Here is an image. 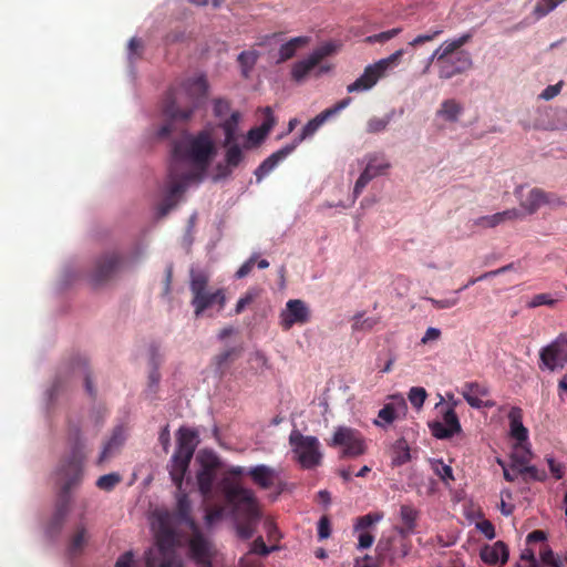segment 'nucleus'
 Listing matches in <instances>:
<instances>
[{"mask_svg":"<svg viewBox=\"0 0 567 567\" xmlns=\"http://www.w3.org/2000/svg\"><path fill=\"white\" fill-rule=\"evenodd\" d=\"M240 355V349L229 348L218 353L214 358V363L216 365V371L221 378L225 374V370L229 362H233Z\"/></svg>","mask_w":567,"mask_h":567,"instance_id":"36","label":"nucleus"},{"mask_svg":"<svg viewBox=\"0 0 567 567\" xmlns=\"http://www.w3.org/2000/svg\"><path fill=\"white\" fill-rule=\"evenodd\" d=\"M208 281L209 278L204 271L190 270L189 289L193 295L190 303L194 307V313L197 318L214 305H218V310L224 309L226 305V295L224 289L209 291L207 289Z\"/></svg>","mask_w":567,"mask_h":567,"instance_id":"6","label":"nucleus"},{"mask_svg":"<svg viewBox=\"0 0 567 567\" xmlns=\"http://www.w3.org/2000/svg\"><path fill=\"white\" fill-rule=\"evenodd\" d=\"M411 458L410 447L405 439H399L391 447V463L393 466H401Z\"/></svg>","mask_w":567,"mask_h":567,"instance_id":"33","label":"nucleus"},{"mask_svg":"<svg viewBox=\"0 0 567 567\" xmlns=\"http://www.w3.org/2000/svg\"><path fill=\"white\" fill-rule=\"evenodd\" d=\"M543 206H549L550 208H557L563 206L564 200L555 193L545 192L542 189Z\"/></svg>","mask_w":567,"mask_h":567,"instance_id":"55","label":"nucleus"},{"mask_svg":"<svg viewBox=\"0 0 567 567\" xmlns=\"http://www.w3.org/2000/svg\"><path fill=\"white\" fill-rule=\"evenodd\" d=\"M275 549H276L275 546L268 547L266 545V543L264 542L262 537H258L254 540V543L251 545V549L248 551V554L267 556Z\"/></svg>","mask_w":567,"mask_h":567,"instance_id":"52","label":"nucleus"},{"mask_svg":"<svg viewBox=\"0 0 567 567\" xmlns=\"http://www.w3.org/2000/svg\"><path fill=\"white\" fill-rule=\"evenodd\" d=\"M240 120V113L235 111L225 120L220 126L225 133L224 146L230 145L237 141V128Z\"/></svg>","mask_w":567,"mask_h":567,"instance_id":"35","label":"nucleus"},{"mask_svg":"<svg viewBox=\"0 0 567 567\" xmlns=\"http://www.w3.org/2000/svg\"><path fill=\"white\" fill-rule=\"evenodd\" d=\"M296 150V144H289L268 156L255 171L257 182L262 181L275 167Z\"/></svg>","mask_w":567,"mask_h":567,"instance_id":"23","label":"nucleus"},{"mask_svg":"<svg viewBox=\"0 0 567 567\" xmlns=\"http://www.w3.org/2000/svg\"><path fill=\"white\" fill-rule=\"evenodd\" d=\"M383 518L382 513H369L357 518L354 529L360 532H368L367 529L380 522Z\"/></svg>","mask_w":567,"mask_h":567,"instance_id":"40","label":"nucleus"},{"mask_svg":"<svg viewBox=\"0 0 567 567\" xmlns=\"http://www.w3.org/2000/svg\"><path fill=\"white\" fill-rule=\"evenodd\" d=\"M419 511L411 505H402L400 508V517L403 525H406L408 532H415Z\"/></svg>","mask_w":567,"mask_h":567,"instance_id":"38","label":"nucleus"},{"mask_svg":"<svg viewBox=\"0 0 567 567\" xmlns=\"http://www.w3.org/2000/svg\"><path fill=\"white\" fill-rule=\"evenodd\" d=\"M471 39V34H463L462 37L453 40H447L443 42L430 56L429 63L424 70L426 72L429 70L430 64L434 61V59H439V56H452L456 52L461 51L460 49L466 44Z\"/></svg>","mask_w":567,"mask_h":567,"instance_id":"26","label":"nucleus"},{"mask_svg":"<svg viewBox=\"0 0 567 567\" xmlns=\"http://www.w3.org/2000/svg\"><path fill=\"white\" fill-rule=\"evenodd\" d=\"M427 396L426 390L421 386H413L409 391V401L415 409H421L424 404V401Z\"/></svg>","mask_w":567,"mask_h":567,"instance_id":"46","label":"nucleus"},{"mask_svg":"<svg viewBox=\"0 0 567 567\" xmlns=\"http://www.w3.org/2000/svg\"><path fill=\"white\" fill-rule=\"evenodd\" d=\"M542 561L551 567H564L563 560L560 558L555 557L551 549L546 548L540 553Z\"/></svg>","mask_w":567,"mask_h":567,"instance_id":"58","label":"nucleus"},{"mask_svg":"<svg viewBox=\"0 0 567 567\" xmlns=\"http://www.w3.org/2000/svg\"><path fill=\"white\" fill-rule=\"evenodd\" d=\"M433 436L440 440L450 439L462 431L458 416L454 408H447L443 413V422H433L430 424Z\"/></svg>","mask_w":567,"mask_h":567,"instance_id":"20","label":"nucleus"},{"mask_svg":"<svg viewBox=\"0 0 567 567\" xmlns=\"http://www.w3.org/2000/svg\"><path fill=\"white\" fill-rule=\"evenodd\" d=\"M258 296V291L255 290V289H250L248 290L245 296H243L238 301H237V305H236V308H235V313L236 315H239L241 313L245 308L250 305L255 298Z\"/></svg>","mask_w":567,"mask_h":567,"instance_id":"54","label":"nucleus"},{"mask_svg":"<svg viewBox=\"0 0 567 567\" xmlns=\"http://www.w3.org/2000/svg\"><path fill=\"white\" fill-rule=\"evenodd\" d=\"M190 513V501L186 494L181 493L177 497L174 514L168 512L157 514V525L154 527L158 557L147 556L146 563L148 567H182L175 553V547L179 544L181 539L174 525H184L188 529H196L198 526L192 518Z\"/></svg>","mask_w":567,"mask_h":567,"instance_id":"4","label":"nucleus"},{"mask_svg":"<svg viewBox=\"0 0 567 567\" xmlns=\"http://www.w3.org/2000/svg\"><path fill=\"white\" fill-rule=\"evenodd\" d=\"M427 301H430L435 309H450L458 303V297L446 299L427 298Z\"/></svg>","mask_w":567,"mask_h":567,"instance_id":"59","label":"nucleus"},{"mask_svg":"<svg viewBox=\"0 0 567 567\" xmlns=\"http://www.w3.org/2000/svg\"><path fill=\"white\" fill-rule=\"evenodd\" d=\"M404 54L400 49L385 59H381L364 69L363 74L347 86L349 93H360L371 90L390 69L396 66Z\"/></svg>","mask_w":567,"mask_h":567,"instance_id":"8","label":"nucleus"},{"mask_svg":"<svg viewBox=\"0 0 567 567\" xmlns=\"http://www.w3.org/2000/svg\"><path fill=\"white\" fill-rule=\"evenodd\" d=\"M540 369L554 371L567 365V334H560L539 352Z\"/></svg>","mask_w":567,"mask_h":567,"instance_id":"10","label":"nucleus"},{"mask_svg":"<svg viewBox=\"0 0 567 567\" xmlns=\"http://www.w3.org/2000/svg\"><path fill=\"white\" fill-rule=\"evenodd\" d=\"M542 188H532L525 197H520L519 205L528 214H535L542 206Z\"/></svg>","mask_w":567,"mask_h":567,"instance_id":"34","label":"nucleus"},{"mask_svg":"<svg viewBox=\"0 0 567 567\" xmlns=\"http://www.w3.org/2000/svg\"><path fill=\"white\" fill-rule=\"evenodd\" d=\"M207 89L208 84L203 75L187 79L178 86L172 87L162 105V112L168 121L161 126L157 136L168 137L173 131V121H187L204 101Z\"/></svg>","mask_w":567,"mask_h":567,"instance_id":"5","label":"nucleus"},{"mask_svg":"<svg viewBox=\"0 0 567 567\" xmlns=\"http://www.w3.org/2000/svg\"><path fill=\"white\" fill-rule=\"evenodd\" d=\"M532 451L529 441L526 442H516L514 445V451L512 453V465L511 470L517 471L519 467L527 466L532 460Z\"/></svg>","mask_w":567,"mask_h":567,"instance_id":"31","label":"nucleus"},{"mask_svg":"<svg viewBox=\"0 0 567 567\" xmlns=\"http://www.w3.org/2000/svg\"><path fill=\"white\" fill-rule=\"evenodd\" d=\"M401 32H402V28H393L391 30L370 35L365 39V41L369 43H375V42L384 43V42L393 39L394 37L399 35Z\"/></svg>","mask_w":567,"mask_h":567,"instance_id":"47","label":"nucleus"},{"mask_svg":"<svg viewBox=\"0 0 567 567\" xmlns=\"http://www.w3.org/2000/svg\"><path fill=\"white\" fill-rule=\"evenodd\" d=\"M310 42L308 37H296L284 43L279 49L277 63H282L295 56L298 49L306 47Z\"/></svg>","mask_w":567,"mask_h":567,"instance_id":"32","label":"nucleus"},{"mask_svg":"<svg viewBox=\"0 0 567 567\" xmlns=\"http://www.w3.org/2000/svg\"><path fill=\"white\" fill-rule=\"evenodd\" d=\"M512 267V265H508V266H504L497 270H493V271H488V272H485L484 275L477 277V278H471L463 287H461L460 289H457L455 291V295H457L458 292H461L462 290L464 289H467L468 287L473 286L474 284H476L477 281H481L485 278H488V277H492V276H496L498 274H502V272H505L507 269H509Z\"/></svg>","mask_w":567,"mask_h":567,"instance_id":"53","label":"nucleus"},{"mask_svg":"<svg viewBox=\"0 0 567 567\" xmlns=\"http://www.w3.org/2000/svg\"><path fill=\"white\" fill-rule=\"evenodd\" d=\"M226 152V164L230 168L237 167L243 159V152L236 142L230 145H227Z\"/></svg>","mask_w":567,"mask_h":567,"instance_id":"41","label":"nucleus"},{"mask_svg":"<svg viewBox=\"0 0 567 567\" xmlns=\"http://www.w3.org/2000/svg\"><path fill=\"white\" fill-rule=\"evenodd\" d=\"M311 312L305 301L290 299L280 313V326L284 330L291 329L295 324H306L310 321Z\"/></svg>","mask_w":567,"mask_h":567,"instance_id":"15","label":"nucleus"},{"mask_svg":"<svg viewBox=\"0 0 567 567\" xmlns=\"http://www.w3.org/2000/svg\"><path fill=\"white\" fill-rule=\"evenodd\" d=\"M481 558L488 565H503L508 559V548L503 542L498 540L492 546H485L481 550Z\"/></svg>","mask_w":567,"mask_h":567,"instance_id":"27","label":"nucleus"},{"mask_svg":"<svg viewBox=\"0 0 567 567\" xmlns=\"http://www.w3.org/2000/svg\"><path fill=\"white\" fill-rule=\"evenodd\" d=\"M394 402L386 403L378 413L379 420L374 424L381 427H386L392 424L398 417L405 416L408 405L402 396H393Z\"/></svg>","mask_w":567,"mask_h":567,"instance_id":"21","label":"nucleus"},{"mask_svg":"<svg viewBox=\"0 0 567 567\" xmlns=\"http://www.w3.org/2000/svg\"><path fill=\"white\" fill-rule=\"evenodd\" d=\"M289 444L292 447L295 460L303 470H313L321 465L323 454L316 436L303 435L300 431L292 430L289 435Z\"/></svg>","mask_w":567,"mask_h":567,"instance_id":"7","label":"nucleus"},{"mask_svg":"<svg viewBox=\"0 0 567 567\" xmlns=\"http://www.w3.org/2000/svg\"><path fill=\"white\" fill-rule=\"evenodd\" d=\"M331 534L330 520L327 516H322L318 522V538L320 540L326 539Z\"/></svg>","mask_w":567,"mask_h":567,"instance_id":"60","label":"nucleus"},{"mask_svg":"<svg viewBox=\"0 0 567 567\" xmlns=\"http://www.w3.org/2000/svg\"><path fill=\"white\" fill-rule=\"evenodd\" d=\"M517 474L525 476V480L530 478L533 481L543 482L546 480L547 474L544 470H538L534 465H527L519 467Z\"/></svg>","mask_w":567,"mask_h":567,"instance_id":"44","label":"nucleus"},{"mask_svg":"<svg viewBox=\"0 0 567 567\" xmlns=\"http://www.w3.org/2000/svg\"><path fill=\"white\" fill-rule=\"evenodd\" d=\"M217 491L223 495L225 505L208 506L205 514L206 524L212 526L230 514L238 536L241 539L251 538L261 516L254 491L244 487L229 476H225L218 482Z\"/></svg>","mask_w":567,"mask_h":567,"instance_id":"2","label":"nucleus"},{"mask_svg":"<svg viewBox=\"0 0 567 567\" xmlns=\"http://www.w3.org/2000/svg\"><path fill=\"white\" fill-rule=\"evenodd\" d=\"M556 302L555 299L551 298L549 293H538L535 295L530 301L528 302L529 308H536L539 306H554Z\"/></svg>","mask_w":567,"mask_h":567,"instance_id":"56","label":"nucleus"},{"mask_svg":"<svg viewBox=\"0 0 567 567\" xmlns=\"http://www.w3.org/2000/svg\"><path fill=\"white\" fill-rule=\"evenodd\" d=\"M435 60L439 69V78L442 80H450L456 75L463 74L473 65L472 56L467 51H458L452 56H439V59Z\"/></svg>","mask_w":567,"mask_h":567,"instance_id":"13","label":"nucleus"},{"mask_svg":"<svg viewBox=\"0 0 567 567\" xmlns=\"http://www.w3.org/2000/svg\"><path fill=\"white\" fill-rule=\"evenodd\" d=\"M432 468L442 481L449 482L454 480L452 467L445 464L443 461H434L432 463Z\"/></svg>","mask_w":567,"mask_h":567,"instance_id":"45","label":"nucleus"},{"mask_svg":"<svg viewBox=\"0 0 567 567\" xmlns=\"http://www.w3.org/2000/svg\"><path fill=\"white\" fill-rule=\"evenodd\" d=\"M390 121L391 117L388 115L383 117L373 116L367 122V132L370 134L380 133L388 127Z\"/></svg>","mask_w":567,"mask_h":567,"instance_id":"43","label":"nucleus"},{"mask_svg":"<svg viewBox=\"0 0 567 567\" xmlns=\"http://www.w3.org/2000/svg\"><path fill=\"white\" fill-rule=\"evenodd\" d=\"M200 468L197 473L198 489L204 498H208L213 492V485L216 480L217 471L220 467L219 458L213 453L198 455Z\"/></svg>","mask_w":567,"mask_h":567,"instance_id":"12","label":"nucleus"},{"mask_svg":"<svg viewBox=\"0 0 567 567\" xmlns=\"http://www.w3.org/2000/svg\"><path fill=\"white\" fill-rule=\"evenodd\" d=\"M561 87H563V82H558L554 85H548L542 93H540V97L543 100H546V101H549L551 99H554L555 96H557L560 91H561Z\"/></svg>","mask_w":567,"mask_h":567,"instance_id":"61","label":"nucleus"},{"mask_svg":"<svg viewBox=\"0 0 567 567\" xmlns=\"http://www.w3.org/2000/svg\"><path fill=\"white\" fill-rule=\"evenodd\" d=\"M352 102L351 97H344L341 101L337 102L333 106L326 109L320 114L310 120L302 128L301 133L291 144H296V147L306 138L312 136L320 126L329 120L331 116L338 114L340 111L344 110Z\"/></svg>","mask_w":567,"mask_h":567,"instance_id":"16","label":"nucleus"},{"mask_svg":"<svg viewBox=\"0 0 567 567\" xmlns=\"http://www.w3.org/2000/svg\"><path fill=\"white\" fill-rule=\"evenodd\" d=\"M523 410L519 406L511 408L507 417L509 423V436L516 442L528 441V430L523 424Z\"/></svg>","mask_w":567,"mask_h":567,"instance_id":"25","label":"nucleus"},{"mask_svg":"<svg viewBox=\"0 0 567 567\" xmlns=\"http://www.w3.org/2000/svg\"><path fill=\"white\" fill-rule=\"evenodd\" d=\"M443 33V29L437 27L433 30H431L430 32L425 33V34H420L417 35L416 38H414L410 43L409 45L411 47H417V45H421L425 42H430V41H433L435 38H437L439 35H441Z\"/></svg>","mask_w":567,"mask_h":567,"instance_id":"50","label":"nucleus"},{"mask_svg":"<svg viewBox=\"0 0 567 567\" xmlns=\"http://www.w3.org/2000/svg\"><path fill=\"white\" fill-rule=\"evenodd\" d=\"M463 105L455 99H446L441 103L436 115L446 122L456 123L463 114Z\"/></svg>","mask_w":567,"mask_h":567,"instance_id":"30","label":"nucleus"},{"mask_svg":"<svg viewBox=\"0 0 567 567\" xmlns=\"http://www.w3.org/2000/svg\"><path fill=\"white\" fill-rule=\"evenodd\" d=\"M240 567H261L262 563L254 554H246L239 560Z\"/></svg>","mask_w":567,"mask_h":567,"instance_id":"64","label":"nucleus"},{"mask_svg":"<svg viewBox=\"0 0 567 567\" xmlns=\"http://www.w3.org/2000/svg\"><path fill=\"white\" fill-rule=\"evenodd\" d=\"M121 480L122 477L117 473L105 474L99 477L96 486L102 491L110 492L121 482Z\"/></svg>","mask_w":567,"mask_h":567,"instance_id":"42","label":"nucleus"},{"mask_svg":"<svg viewBox=\"0 0 567 567\" xmlns=\"http://www.w3.org/2000/svg\"><path fill=\"white\" fill-rule=\"evenodd\" d=\"M144 49L143 41L138 38H132L128 42V58L130 60L142 56Z\"/></svg>","mask_w":567,"mask_h":567,"instance_id":"57","label":"nucleus"},{"mask_svg":"<svg viewBox=\"0 0 567 567\" xmlns=\"http://www.w3.org/2000/svg\"><path fill=\"white\" fill-rule=\"evenodd\" d=\"M124 265L123 257L116 252H106L102 255L94 265L92 270V280L95 285H102L111 280L116 274L121 271Z\"/></svg>","mask_w":567,"mask_h":567,"instance_id":"14","label":"nucleus"},{"mask_svg":"<svg viewBox=\"0 0 567 567\" xmlns=\"http://www.w3.org/2000/svg\"><path fill=\"white\" fill-rule=\"evenodd\" d=\"M125 441L124 430L122 426H117L113 430V433L109 441L104 444L103 450L96 461L97 465H102L109 458H111L115 452L120 450Z\"/></svg>","mask_w":567,"mask_h":567,"instance_id":"28","label":"nucleus"},{"mask_svg":"<svg viewBox=\"0 0 567 567\" xmlns=\"http://www.w3.org/2000/svg\"><path fill=\"white\" fill-rule=\"evenodd\" d=\"M198 434L188 427H181L177 432V446L175 454L182 455L184 458H193L194 452L198 444Z\"/></svg>","mask_w":567,"mask_h":567,"instance_id":"22","label":"nucleus"},{"mask_svg":"<svg viewBox=\"0 0 567 567\" xmlns=\"http://www.w3.org/2000/svg\"><path fill=\"white\" fill-rule=\"evenodd\" d=\"M390 168V163L383 155L372 154L368 156V163L361 175L355 182L353 194L358 197L364 187L373 178L383 175Z\"/></svg>","mask_w":567,"mask_h":567,"instance_id":"17","label":"nucleus"},{"mask_svg":"<svg viewBox=\"0 0 567 567\" xmlns=\"http://www.w3.org/2000/svg\"><path fill=\"white\" fill-rule=\"evenodd\" d=\"M353 320H354V322L352 324L353 330L369 331L378 323V320L375 318L363 319L361 313L354 316Z\"/></svg>","mask_w":567,"mask_h":567,"instance_id":"49","label":"nucleus"},{"mask_svg":"<svg viewBox=\"0 0 567 567\" xmlns=\"http://www.w3.org/2000/svg\"><path fill=\"white\" fill-rule=\"evenodd\" d=\"M192 458H184L182 455L173 454L169 465V475L178 489L182 488L184 476L188 470Z\"/></svg>","mask_w":567,"mask_h":567,"instance_id":"29","label":"nucleus"},{"mask_svg":"<svg viewBox=\"0 0 567 567\" xmlns=\"http://www.w3.org/2000/svg\"><path fill=\"white\" fill-rule=\"evenodd\" d=\"M535 127L545 131H567V109L546 107L536 118Z\"/></svg>","mask_w":567,"mask_h":567,"instance_id":"19","label":"nucleus"},{"mask_svg":"<svg viewBox=\"0 0 567 567\" xmlns=\"http://www.w3.org/2000/svg\"><path fill=\"white\" fill-rule=\"evenodd\" d=\"M259 58V54L257 51L255 50H250V51H243L239 55H238V63L241 68V74L245 76V78H248L249 76V73L250 71L252 70V68L255 66L257 60Z\"/></svg>","mask_w":567,"mask_h":567,"instance_id":"37","label":"nucleus"},{"mask_svg":"<svg viewBox=\"0 0 567 567\" xmlns=\"http://www.w3.org/2000/svg\"><path fill=\"white\" fill-rule=\"evenodd\" d=\"M68 444L69 454L61 460L58 475L61 483L55 511L52 516L50 528L54 532L61 529L70 511L72 502L71 489L81 483L83 475V463L86 457V443L80 429L75 425L69 427Z\"/></svg>","mask_w":567,"mask_h":567,"instance_id":"3","label":"nucleus"},{"mask_svg":"<svg viewBox=\"0 0 567 567\" xmlns=\"http://www.w3.org/2000/svg\"><path fill=\"white\" fill-rule=\"evenodd\" d=\"M269 132H267L265 128H262L261 126L259 127H254L251 130H249L248 134H247V137L250 142H252L254 144H258L260 143L261 141L265 140V137L267 136Z\"/></svg>","mask_w":567,"mask_h":567,"instance_id":"63","label":"nucleus"},{"mask_svg":"<svg viewBox=\"0 0 567 567\" xmlns=\"http://www.w3.org/2000/svg\"><path fill=\"white\" fill-rule=\"evenodd\" d=\"M472 393L476 396H486L489 393V390L486 385L478 382H467L464 384L462 395Z\"/></svg>","mask_w":567,"mask_h":567,"instance_id":"48","label":"nucleus"},{"mask_svg":"<svg viewBox=\"0 0 567 567\" xmlns=\"http://www.w3.org/2000/svg\"><path fill=\"white\" fill-rule=\"evenodd\" d=\"M474 224L476 226L484 227V228H493L499 224H503V221L501 219L499 213H496V214L488 215V216H482V217L477 218L474 221Z\"/></svg>","mask_w":567,"mask_h":567,"instance_id":"51","label":"nucleus"},{"mask_svg":"<svg viewBox=\"0 0 567 567\" xmlns=\"http://www.w3.org/2000/svg\"><path fill=\"white\" fill-rule=\"evenodd\" d=\"M330 446H342L341 457H358L367 451V445L362 434L349 426H339L336 429Z\"/></svg>","mask_w":567,"mask_h":567,"instance_id":"9","label":"nucleus"},{"mask_svg":"<svg viewBox=\"0 0 567 567\" xmlns=\"http://www.w3.org/2000/svg\"><path fill=\"white\" fill-rule=\"evenodd\" d=\"M86 543V528L83 525L78 526L71 538L69 550L72 555H78Z\"/></svg>","mask_w":567,"mask_h":567,"instance_id":"39","label":"nucleus"},{"mask_svg":"<svg viewBox=\"0 0 567 567\" xmlns=\"http://www.w3.org/2000/svg\"><path fill=\"white\" fill-rule=\"evenodd\" d=\"M192 532V538L189 540V551L192 558L196 561L199 567H213L212 558L214 555L213 545L206 539L199 532V528L189 529Z\"/></svg>","mask_w":567,"mask_h":567,"instance_id":"18","label":"nucleus"},{"mask_svg":"<svg viewBox=\"0 0 567 567\" xmlns=\"http://www.w3.org/2000/svg\"><path fill=\"white\" fill-rule=\"evenodd\" d=\"M374 535L370 532H360L358 536V549H368L373 545Z\"/></svg>","mask_w":567,"mask_h":567,"instance_id":"62","label":"nucleus"},{"mask_svg":"<svg viewBox=\"0 0 567 567\" xmlns=\"http://www.w3.org/2000/svg\"><path fill=\"white\" fill-rule=\"evenodd\" d=\"M247 475H249L252 482L262 489L271 488L278 476L275 468L265 464L250 467Z\"/></svg>","mask_w":567,"mask_h":567,"instance_id":"24","label":"nucleus"},{"mask_svg":"<svg viewBox=\"0 0 567 567\" xmlns=\"http://www.w3.org/2000/svg\"><path fill=\"white\" fill-rule=\"evenodd\" d=\"M334 45L332 43H326L315 49L307 59L297 61L291 66V79L300 83L320 65L321 61L334 52Z\"/></svg>","mask_w":567,"mask_h":567,"instance_id":"11","label":"nucleus"},{"mask_svg":"<svg viewBox=\"0 0 567 567\" xmlns=\"http://www.w3.org/2000/svg\"><path fill=\"white\" fill-rule=\"evenodd\" d=\"M215 146L209 135L200 133L186 145L175 142L168 167L167 192L159 206V215L165 216L176 205L190 182H200L213 156Z\"/></svg>","mask_w":567,"mask_h":567,"instance_id":"1","label":"nucleus"}]
</instances>
